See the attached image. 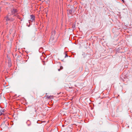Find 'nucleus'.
Returning a JSON list of instances; mask_svg holds the SVG:
<instances>
[{"mask_svg":"<svg viewBox=\"0 0 132 132\" xmlns=\"http://www.w3.org/2000/svg\"><path fill=\"white\" fill-rule=\"evenodd\" d=\"M31 17V20H30L29 21V22L30 23V22H32L34 20H35V16L33 15H30Z\"/></svg>","mask_w":132,"mask_h":132,"instance_id":"nucleus-1","label":"nucleus"},{"mask_svg":"<svg viewBox=\"0 0 132 132\" xmlns=\"http://www.w3.org/2000/svg\"><path fill=\"white\" fill-rule=\"evenodd\" d=\"M17 10L16 9H13L12 11V14H13L17 12Z\"/></svg>","mask_w":132,"mask_h":132,"instance_id":"nucleus-2","label":"nucleus"},{"mask_svg":"<svg viewBox=\"0 0 132 132\" xmlns=\"http://www.w3.org/2000/svg\"><path fill=\"white\" fill-rule=\"evenodd\" d=\"M6 20L7 21L9 20H12L10 19V18L8 17V16H7V17L6 18Z\"/></svg>","mask_w":132,"mask_h":132,"instance_id":"nucleus-3","label":"nucleus"},{"mask_svg":"<svg viewBox=\"0 0 132 132\" xmlns=\"http://www.w3.org/2000/svg\"><path fill=\"white\" fill-rule=\"evenodd\" d=\"M63 69V67L62 66H61L60 67V68L58 69V71H60L61 70H62Z\"/></svg>","mask_w":132,"mask_h":132,"instance_id":"nucleus-4","label":"nucleus"},{"mask_svg":"<svg viewBox=\"0 0 132 132\" xmlns=\"http://www.w3.org/2000/svg\"><path fill=\"white\" fill-rule=\"evenodd\" d=\"M72 10H69L68 11V12H69V13L70 14L72 13Z\"/></svg>","mask_w":132,"mask_h":132,"instance_id":"nucleus-5","label":"nucleus"},{"mask_svg":"<svg viewBox=\"0 0 132 132\" xmlns=\"http://www.w3.org/2000/svg\"><path fill=\"white\" fill-rule=\"evenodd\" d=\"M17 17H18V18H19V19H20V18L19 17H18V15H17Z\"/></svg>","mask_w":132,"mask_h":132,"instance_id":"nucleus-6","label":"nucleus"},{"mask_svg":"<svg viewBox=\"0 0 132 132\" xmlns=\"http://www.w3.org/2000/svg\"><path fill=\"white\" fill-rule=\"evenodd\" d=\"M123 2H124V0H121Z\"/></svg>","mask_w":132,"mask_h":132,"instance_id":"nucleus-7","label":"nucleus"},{"mask_svg":"<svg viewBox=\"0 0 132 132\" xmlns=\"http://www.w3.org/2000/svg\"><path fill=\"white\" fill-rule=\"evenodd\" d=\"M55 32H54V34H55Z\"/></svg>","mask_w":132,"mask_h":132,"instance_id":"nucleus-8","label":"nucleus"},{"mask_svg":"<svg viewBox=\"0 0 132 132\" xmlns=\"http://www.w3.org/2000/svg\"><path fill=\"white\" fill-rule=\"evenodd\" d=\"M67 56V54H66V56Z\"/></svg>","mask_w":132,"mask_h":132,"instance_id":"nucleus-9","label":"nucleus"},{"mask_svg":"<svg viewBox=\"0 0 132 132\" xmlns=\"http://www.w3.org/2000/svg\"><path fill=\"white\" fill-rule=\"evenodd\" d=\"M2 113H1V114H0V115H2Z\"/></svg>","mask_w":132,"mask_h":132,"instance_id":"nucleus-10","label":"nucleus"}]
</instances>
